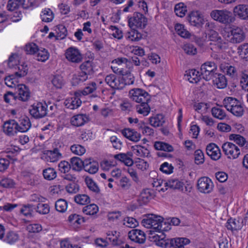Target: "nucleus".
Returning a JSON list of instances; mask_svg holds the SVG:
<instances>
[{
  "instance_id": "nucleus-35",
  "label": "nucleus",
  "mask_w": 248,
  "mask_h": 248,
  "mask_svg": "<svg viewBox=\"0 0 248 248\" xmlns=\"http://www.w3.org/2000/svg\"><path fill=\"white\" fill-rule=\"evenodd\" d=\"M148 102H141L140 104L136 105V111L143 116H147L150 113L151 110Z\"/></svg>"
},
{
  "instance_id": "nucleus-59",
  "label": "nucleus",
  "mask_w": 248,
  "mask_h": 248,
  "mask_svg": "<svg viewBox=\"0 0 248 248\" xmlns=\"http://www.w3.org/2000/svg\"><path fill=\"white\" fill-rule=\"evenodd\" d=\"M38 49V46L33 43L28 44L25 46V51L28 54L35 55Z\"/></svg>"
},
{
  "instance_id": "nucleus-61",
  "label": "nucleus",
  "mask_w": 248,
  "mask_h": 248,
  "mask_svg": "<svg viewBox=\"0 0 248 248\" xmlns=\"http://www.w3.org/2000/svg\"><path fill=\"white\" fill-rule=\"evenodd\" d=\"M70 149L73 153L78 155H83L86 151L85 148L79 144H74L71 146Z\"/></svg>"
},
{
  "instance_id": "nucleus-9",
  "label": "nucleus",
  "mask_w": 248,
  "mask_h": 248,
  "mask_svg": "<svg viewBox=\"0 0 248 248\" xmlns=\"http://www.w3.org/2000/svg\"><path fill=\"white\" fill-rule=\"evenodd\" d=\"M187 20L191 25L201 28L205 22L203 15L198 11H192L188 15Z\"/></svg>"
},
{
  "instance_id": "nucleus-8",
  "label": "nucleus",
  "mask_w": 248,
  "mask_h": 248,
  "mask_svg": "<svg viewBox=\"0 0 248 248\" xmlns=\"http://www.w3.org/2000/svg\"><path fill=\"white\" fill-rule=\"evenodd\" d=\"M222 150L228 158L235 159L240 154L239 148L231 142H226L222 145Z\"/></svg>"
},
{
  "instance_id": "nucleus-50",
  "label": "nucleus",
  "mask_w": 248,
  "mask_h": 248,
  "mask_svg": "<svg viewBox=\"0 0 248 248\" xmlns=\"http://www.w3.org/2000/svg\"><path fill=\"white\" fill-rule=\"evenodd\" d=\"M230 140H233L234 142L241 146L246 144V147H248V143H247L246 139L240 135L231 134L229 136Z\"/></svg>"
},
{
  "instance_id": "nucleus-17",
  "label": "nucleus",
  "mask_w": 248,
  "mask_h": 248,
  "mask_svg": "<svg viewBox=\"0 0 248 248\" xmlns=\"http://www.w3.org/2000/svg\"><path fill=\"white\" fill-rule=\"evenodd\" d=\"M121 133L124 137L134 142H138L141 138L140 133L134 129L129 128L123 129Z\"/></svg>"
},
{
  "instance_id": "nucleus-41",
  "label": "nucleus",
  "mask_w": 248,
  "mask_h": 248,
  "mask_svg": "<svg viewBox=\"0 0 248 248\" xmlns=\"http://www.w3.org/2000/svg\"><path fill=\"white\" fill-rule=\"evenodd\" d=\"M70 165L73 170H80L83 166L82 160L78 157H73L70 159Z\"/></svg>"
},
{
  "instance_id": "nucleus-57",
  "label": "nucleus",
  "mask_w": 248,
  "mask_h": 248,
  "mask_svg": "<svg viewBox=\"0 0 248 248\" xmlns=\"http://www.w3.org/2000/svg\"><path fill=\"white\" fill-rule=\"evenodd\" d=\"M88 79V76L81 72L77 75H74L72 78V83L74 85L83 82Z\"/></svg>"
},
{
  "instance_id": "nucleus-22",
  "label": "nucleus",
  "mask_w": 248,
  "mask_h": 248,
  "mask_svg": "<svg viewBox=\"0 0 248 248\" xmlns=\"http://www.w3.org/2000/svg\"><path fill=\"white\" fill-rule=\"evenodd\" d=\"M214 85L219 89H223L227 85V80L225 77L221 74L216 73L211 79Z\"/></svg>"
},
{
  "instance_id": "nucleus-64",
  "label": "nucleus",
  "mask_w": 248,
  "mask_h": 248,
  "mask_svg": "<svg viewBox=\"0 0 248 248\" xmlns=\"http://www.w3.org/2000/svg\"><path fill=\"white\" fill-rule=\"evenodd\" d=\"M36 211L40 214H47L49 212V207L47 204L39 203L36 208Z\"/></svg>"
},
{
  "instance_id": "nucleus-32",
  "label": "nucleus",
  "mask_w": 248,
  "mask_h": 248,
  "mask_svg": "<svg viewBox=\"0 0 248 248\" xmlns=\"http://www.w3.org/2000/svg\"><path fill=\"white\" fill-rule=\"evenodd\" d=\"M64 104L67 108L74 109L77 108L80 106L81 104V101L78 97H72L70 98L66 99L64 102Z\"/></svg>"
},
{
  "instance_id": "nucleus-12",
  "label": "nucleus",
  "mask_w": 248,
  "mask_h": 248,
  "mask_svg": "<svg viewBox=\"0 0 248 248\" xmlns=\"http://www.w3.org/2000/svg\"><path fill=\"white\" fill-rule=\"evenodd\" d=\"M128 236L132 241L138 244H143L146 240L145 233L139 229H133L129 231Z\"/></svg>"
},
{
  "instance_id": "nucleus-42",
  "label": "nucleus",
  "mask_w": 248,
  "mask_h": 248,
  "mask_svg": "<svg viewBox=\"0 0 248 248\" xmlns=\"http://www.w3.org/2000/svg\"><path fill=\"white\" fill-rule=\"evenodd\" d=\"M75 202L78 204L86 205L90 202V198L86 194H77L74 197Z\"/></svg>"
},
{
  "instance_id": "nucleus-47",
  "label": "nucleus",
  "mask_w": 248,
  "mask_h": 248,
  "mask_svg": "<svg viewBox=\"0 0 248 248\" xmlns=\"http://www.w3.org/2000/svg\"><path fill=\"white\" fill-rule=\"evenodd\" d=\"M35 56L37 61L45 62L49 58V53L45 48L38 49Z\"/></svg>"
},
{
  "instance_id": "nucleus-54",
  "label": "nucleus",
  "mask_w": 248,
  "mask_h": 248,
  "mask_svg": "<svg viewBox=\"0 0 248 248\" xmlns=\"http://www.w3.org/2000/svg\"><path fill=\"white\" fill-rule=\"evenodd\" d=\"M211 112L214 117L220 120L224 119L226 116L224 110L219 108H213L211 109Z\"/></svg>"
},
{
  "instance_id": "nucleus-19",
  "label": "nucleus",
  "mask_w": 248,
  "mask_h": 248,
  "mask_svg": "<svg viewBox=\"0 0 248 248\" xmlns=\"http://www.w3.org/2000/svg\"><path fill=\"white\" fill-rule=\"evenodd\" d=\"M233 13L235 16L242 19H248V5H238L233 9Z\"/></svg>"
},
{
  "instance_id": "nucleus-11",
  "label": "nucleus",
  "mask_w": 248,
  "mask_h": 248,
  "mask_svg": "<svg viewBox=\"0 0 248 248\" xmlns=\"http://www.w3.org/2000/svg\"><path fill=\"white\" fill-rule=\"evenodd\" d=\"M121 80V77L112 74L107 75L105 78L106 83L114 89L122 90L124 88V84Z\"/></svg>"
},
{
  "instance_id": "nucleus-6",
  "label": "nucleus",
  "mask_w": 248,
  "mask_h": 248,
  "mask_svg": "<svg viewBox=\"0 0 248 248\" xmlns=\"http://www.w3.org/2000/svg\"><path fill=\"white\" fill-rule=\"evenodd\" d=\"M147 18L140 13H135L133 16L128 19L129 26L133 28H144L147 25Z\"/></svg>"
},
{
  "instance_id": "nucleus-14",
  "label": "nucleus",
  "mask_w": 248,
  "mask_h": 248,
  "mask_svg": "<svg viewBox=\"0 0 248 248\" xmlns=\"http://www.w3.org/2000/svg\"><path fill=\"white\" fill-rule=\"evenodd\" d=\"M164 187L158 189L159 191L164 192L169 187L172 189H177L180 190L184 186V184L177 179H170L164 183Z\"/></svg>"
},
{
  "instance_id": "nucleus-13",
  "label": "nucleus",
  "mask_w": 248,
  "mask_h": 248,
  "mask_svg": "<svg viewBox=\"0 0 248 248\" xmlns=\"http://www.w3.org/2000/svg\"><path fill=\"white\" fill-rule=\"evenodd\" d=\"M65 56L66 59L72 62L78 63L82 60V56L79 50L73 47H70L67 49Z\"/></svg>"
},
{
  "instance_id": "nucleus-39",
  "label": "nucleus",
  "mask_w": 248,
  "mask_h": 248,
  "mask_svg": "<svg viewBox=\"0 0 248 248\" xmlns=\"http://www.w3.org/2000/svg\"><path fill=\"white\" fill-rule=\"evenodd\" d=\"M99 210L98 206L92 203L87 205L84 207L82 209V212L87 215L93 216L97 213Z\"/></svg>"
},
{
  "instance_id": "nucleus-29",
  "label": "nucleus",
  "mask_w": 248,
  "mask_h": 248,
  "mask_svg": "<svg viewBox=\"0 0 248 248\" xmlns=\"http://www.w3.org/2000/svg\"><path fill=\"white\" fill-rule=\"evenodd\" d=\"M132 155V153L131 152H128L127 154L121 153L115 155L114 157L124 163V165L127 166H131L133 163V160L130 158Z\"/></svg>"
},
{
  "instance_id": "nucleus-24",
  "label": "nucleus",
  "mask_w": 248,
  "mask_h": 248,
  "mask_svg": "<svg viewBox=\"0 0 248 248\" xmlns=\"http://www.w3.org/2000/svg\"><path fill=\"white\" fill-rule=\"evenodd\" d=\"M88 121V117L84 114H78L74 116L71 119L72 125L79 127L84 125Z\"/></svg>"
},
{
  "instance_id": "nucleus-56",
  "label": "nucleus",
  "mask_w": 248,
  "mask_h": 248,
  "mask_svg": "<svg viewBox=\"0 0 248 248\" xmlns=\"http://www.w3.org/2000/svg\"><path fill=\"white\" fill-rule=\"evenodd\" d=\"M122 223L124 225L129 228H135L138 225L137 220L131 217H124L122 219Z\"/></svg>"
},
{
  "instance_id": "nucleus-38",
  "label": "nucleus",
  "mask_w": 248,
  "mask_h": 248,
  "mask_svg": "<svg viewBox=\"0 0 248 248\" xmlns=\"http://www.w3.org/2000/svg\"><path fill=\"white\" fill-rule=\"evenodd\" d=\"M220 68L223 72L230 76L234 77L236 75V69L228 63H221Z\"/></svg>"
},
{
  "instance_id": "nucleus-46",
  "label": "nucleus",
  "mask_w": 248,
  "mask_h": 248,
  "mask_svg": "<svg viewBox=\"0 0 248 248\" xmlns=\"http://www.w3.org/2000/svg\"><path fill=\"white\" fill-rule=\"evenodd\" d=\"M174 12L177 16L182 17L187 12V7L184 3H179L175 6Z\"/></svg>"
},
{
  "instance_id": "nucleus-2",
  "label": "nucleus",
  "mask_w": 248,
  "mask_h": 248,
  "mask_svg": "<svg viewBox=\"0 0 248 248\" xmlns=\"http://www.w3.org/2000/svg\"><path fill=\"white\" fill-rule=\"evenodd\" d=\"M217 65L212 62H206L201 67V73L202 78L206 81L211 80L213 77L217 73Z\"/></svg>"
},
{
  "instance_id": "nucleus-45",
  "label": "nucleus",
  "mask_w": 248,
  "mask_h": 248,
  "mask_svg": "<svg viewBox=\"0 0 248 248\" xmlns=\"http://www.w3.org/2000/svg\"><path fill=\"white\" fill-rule=\"evenodd\" d=\"M55 206L57 211L64 213L67 209L68 203L66 200L60 199L56 202Z\"/></svg>"
},
{
  "instance_id": "nucleus-21",
  "label": "nucleus",
  "mask_w": 248,
  "mask_h": 248,
  "mask_svg": "<svg viewBox=\"0 0 248 248\" xmlns=\"http://www.w3.org/2000/svg\"><path fill=\"white\" fill-rule=\"evenodd\" d=\"M153 217L152 229L155 231L161 232L164 230L163 225H165V222L163 221V218L160 216L154 215H153Z\"/></svg>"
},
{
  "instance_id": "nucleus-18",
  "label": "nucleus",
  "mask_w": 248,
  "mask_h": 248,
  "mask_svg": "<svg viewBox=\"0 0 248 248\" xmlns=\"http://www.w3.org/2000/svg\"><path fill=\"white\" fill-rule=\"evenodd\" d=\"M43 157L47 162H55L62 157V154L58 148H55L53 151L47 150L44 154Z\"/></svg>"
},
{
  "instance_id": "nucleus-25",
  "label": "nucleus",
  "mask_w": 248,
  "mask_h": 248,
  "mask_svg": "<svg viewBox=\"0 0 248 248\" xmlns=\"http://www.w3.org/2000/svg\"><path fill=\"white\" fill-rule=\"evenodd\" d=\"M85 182L91 191L95 193L97 197H100L101 190L97 184L91 177L85 176Z\"/></svg>"
},
{
  "instance_id": "nucleus-20",
  "label": "nucleus",
  "mask_w": 248,
  "mask_h": 248,
  "mask_svg": "<svg viewBox=\"0 0 248 248\" xmlns=\"http://www.w3.org/2000/svg\"><path fill=\"white\" fill-rule=\"evenodd\" d=\"M243 225V221L237 220L235 218H230L229 219L225 225L226 227L228 230L232 232L240 230Z\"/></svg>"
},
{
  "instance_id": "nucleus-27",
  "label": "nucleus",
  "mask_w": 248,
  "mask_h": 248,
  "mask_svg": "<svg viewBox=\"0 0 248 248\" xmlns=\"http://www.w3.org/2000/svg\"><path fill=\"white\" fill-rule=\"evenodd\" d=\"M83 166L82 167L84 168V170H98L99 169L98 163L92 159L91 158H87L82 161Z\"/></svg>"
},
{
  "instance_id": "nucleus-30",
  "label": "nucleus",
  "mask_w": 248,
  "mask_h": 248,
  "mask_svg": "<svg viewBox=\"0 0 248 248\" xmlns=\"http://www.w3.org/2000/svg\"><path fill=\"white\" fill-rule=\"evenodd\" d=\"M187 79L190 82L197 83L202 78L201 73L200 74L199 72L195 69H191L187 72L185 75Z\"/></svg>"
},
{
  "instance_id": "nucleus-28",
  "label": "nucleus",
  "mask_w": 248,
  "mask_h": 248,
  "mask_svg": "<svg viewBox=\"0 0 248 248\" xmlns=\"http://www.w3.org/2000/svg\"><path fill=\"white\" fill-rule=\"evenodd\" d=\"M121 75L122 76L121 77V81L124 84V88L126 85H132L134 83L135 77L129 71H124V70Z\"/></svg>"
},
{
  "instance_id": "nucleus-34",
  "label": "nucleus",
  "mask_w": 248,
  "mask_h": 248,
  "mask_svg": "<svg viewBox=\"0 0 248 248\" xmlns=\"http://www.w3.org/2000/svg\"><path fill=\"white\" fill-rule=\"evenodd\" d=\"M125 37L129 41H138L142 38V35L137 30L133 28L125 34Z\"/></svg>"
},
{
  "instance_id": "nucleus-44",
  "label": "nucleus",
  "mask_w": 248,
  "mask_h": 248,
  "mask_svg": "<svg viewBox=\"0 0 248 248\" xmlns=\"http://www.w3.org/2000/svg\"><path fill=\"white\" fill-rule=\"evenodd\" d=\"M154 147L157 150H162L169 152H172L173 150V148L171 145L161 141L155 142Z\"/></svg>"
},
{
  "instance_id": "nucleus-33",
  "label": "nucleus",
  "mask_w": 248,
  "mask_h": 248,
  "mask_svg": "<svg viewBox=\"0 0 248 248\" xmlns=\"http://www.w3.org/2000/svg\"><path fill=\"white\" fill-rule=\"evenodd\" d=\"M152 196L149 189L143 190L140 193L138 202L140 205L147 203L152 199Z\"/></svg>"
},
{
  "instance_id": "nucleus-31",
  "label": "nucleus",
  "mask_w": 248,
  "mask_h": 248,
  "mask_svg": "<svg viewBox=\"0 0 248 248\" xmlns=\"http://www.w3.org/2000/svg\"><path fill=\"white\" fill-rule=\"evenodd\" d=\"M119 232L116 231H108L107 232V239L113 246H121L122 241L118 237Z\"/></svg>"
},
{
  "instance_id": "nucleus-7",
  "label": "nucleus",
  "mask_w": 248,
  "mask_h": 248,
  "mask_svg": "<svg viewBox=\"0 0 248 248\" xmlns=\"http://www.w3.org/2000/svg\"><path fill=\"white\" fill-rule=\"evenodd\" d=\"M17 122L15 119H9L4 122L3 131L8 136L13 137L18 132Z\"/></svg>"
},
{
  "instance_id": "nucleus-53",
  "label": "nucleus",
  "mask_w": 248,
  "mask_h": 248,
  "mask_svg": "<svg viewBox=\"0 0 248 248\" xmlns=\"http://www.w3.org/2000/svg\"><path fill=\"white\" fill-rule=\"evenodd\" d=\"M18 238V235L14 232H8L3 238V241L8 244H13L16 242Z\"/></svg>"
},
{
  "instance_id": "nucleus-36",
  "label": "nucleus",
  "mask_w": 248,
  "mask_h": 248,
  "mask_svg": "<svg viewBox=\"0 0 248 248\" xmlns=\"http://www.w3.org/2000/svg\"><path fill=\"white\" fill-rule=\"evenodd\" d=\"M132 148L134 154L138 156L147 157L150 154L149 151L147 148L140 145L133 146Z\"/></svg>"
},
{
  "instance_id": "nucleus-62",
  "label": "nucleus",
  "mask_w": 248,
  "mask_h": 248,
  "mask_svg": "<svg viewBox=\"0 0 248 248\" xmlns=\"http://www.w3.org/2000/svg\"><path fill=\"white\" fill-rule=\"evenodd\" d=\"M195 162L199 165L203 163L204 162V156L202 151L200 149L197 150L194 153Z\"/></svg>"
},
{
  "instance_id": "nucleus-63",
  "label": "nucleus",
  "mask_w": 248,
  "mask_h": 248,
  "mask_svg": "<svg viewBox=\"0 0 248 248\" xmlns=\"http://www.w3.org/2000/svg\"><path fill=\"white\" fill-rule=\"evenodd\" d=\"M18 71L15 72V75L21 78L25 76L28 71V68L26 64H21L17 66Z\"/></svg>"
},
{
  "instance_id": "nucleus-4",
  "label": "nucleus",
  "mask_w": 248,
  "mask_h": 248,
  "mask_svg": "<svg viewBox=\"0 0 248 248\" xmlns=\"http://www.w3.org/2000/svg\"><path fill=\"white\" fill-rule=\"evenodd\" d=\"M129 95L132 100L139 103L149 102L150 100L149 93L145 91L140 88L131 90L129 91Z\"/></svg>"
},
{
  "instance_id": "nucleus-55",
  "label": "nucleus",
  "mask_w": 248,
  "mask_h": 248,
  "mask_svg": "<svg viewBox=\"0 0 248 248\" xmlns=\"http://www.w3.org/2000/svg\"><path fill=\"white\" fill-rule=\"evenodd\" d=\"M228 111H230L232 114L237 117L242 116L244 113V109L240 104V102H239L238 104H235V106Z\"/></svg>"
},
{
  "instance_id": "nucleus-23",
  "label": "nucleus",
  "mask_w": 248,
  "mask_h": 248,
  "mask_svg": "<svg viewBox=\"0 0 248 248\" xmlns=\"http://www.w3.org/2000/svg\"><path fill=\"white\" fill-rule=\"evenodd\" d=\"M18 132H27L31 126V123L29 118L27 116H23L20 118L17 122Z\"/></svg>"
},
{
  "instance_id": "nucleus-43",
  "label": "nucleus",
  "mask_w": 248,
  "mask_h": 248,
  "mask_svg": "<svg viewBox=\"0 0 248 248\" xmlns=\"http://www.w3.org/2000/svg\"><path fill=\"white\" fill-rule=\"evenodd\" d=\"M150 124L154 127L162 126L165 121L162 114H158L155 117H151L149 119Z\"/></svg>"
},
{
  "instance_id": "nucleus-60",
  "label": "nucleus",
  "mask_w": 248,
  "mask_h": 248,
  "mask_svg": "<svg viewBox=\"0 0 248 248\" xmlns=\"http://www.w3.org/2000/svg\"><path fill=\"white\" fill-rule=\"evenodd\" d=\"M22 0H9L7 5L9 11H13L21 5Z\"/></svg>"
},
{
  "instance_id": "nucleus-3",
  "label": "nucleus",
  "mask_w": 248,
  "mask_h": 248,
  "mask_svg": "<svg viewBox=\"0 0 248 248\" xmlns=\"http://www.w3.org/2000/svg\"><path fill=\"white\" fill-rule=\"evenodd\" d=\"M47 105L46 103L37 102L31 106L30 113L34 118L40 119L47 114Z\"/></svg>"
},
{
  "instance_id": "nucleus-58",
  "label": "nucleus",
  "mask_w": 248,
  "mask_h": 248,
  "mask_svg": "<svg viewBox=\"0 0 248 248\" xmlns=\"http://www.w3.org/2000/svg\"><path fill=\"white\" fill-rule=\"evenodd\" d=\"M52 84L56 88L61 89L64 84V81L62 77L60 75L55 76L51 80Z\"/></svg>"
},
{
  "instance_id": "nucleus-10",
  "label": "nucleus",
  "mask_w": 248,
  "mask_h": 248,
  "mask_svg": "<svg viewBox=\"0 0 248 248\" xmlns=\"http://www.w3.org/2000/svg\"><path fill=\"white\" fill-rule=\"evenodd\" d=\"M230 41L233 43H239L243 42L246 37L243 29L238 27L233 26L230 29Z\"/></svg>"
},
{
  "instance_id": "nucleus-16",
  "label": "nucleus",
  "mask_w": 248,
  "mask_h": 248,
  "mask_svg": "<svg viewBox=\"0 0 248 248\" xmlns=\"http://www.w3.org/2000/svg\"><path fill=\"white\" fill-rule=\"evenodd\" d=\"M206 150L207 155L213 160H217L221 157L220 150L215 143L209 144L206 147Z\"/></svg>"
},
{
  "instance_id": "nucleus-51",
  "label": "nucleus",
  "mask_w": 248,
  "mask_h": 248,
  "mask_svg": "<svg viewBox=\"0 0 248 248\" xmlns=\"http://www.w3.org/2000/svg\"><path fill=\"white\" fill-rule=\"evenodd\" d=\"M108 220L110 221L118 223L123 219L121 212L120 211H113L109 212L108 215Z\"/></svg>"
},
{
  "instance_id": "nucleus-26",
  "label": "nucleus",
  "mask_w": 248,
  "mask_h": 248,
  "mask_svg": "<svg viewBox=\"0 0 248 248\" xmlns=\"http://www.w3.org/2000/svg\"><path fill=\"white\" fill-rule=\"evenodd\" d=\"M190 240L186 238H175L170 240L171 248H184V245L190 243Z\"/></svg>"
},
{
  "instance_id": "nucleus-5",
  "label": "nucleus",
  "mask_w": 248,
  "mask_h": 248,
  "mask_svg": "<svg viewBox=\"0 0 248 248\" xmlns=\"http://www.w3.org/2000/svg\"><path fill=\"white\" fill-rule=\"evenodd\" d=\"M214 184L207 177H202L197 181V187L199 192L204 194H209L213 190Z\"/></svg>"
},
{
  "instance_id": "nucleus-40",
  "label": "nucleus",
  "mask_w": 248,
  "mask_h": 248,
  "mask_svg": "<svg viewBox=\"0 0 248 248\" xmlns=\"http://www.w3.org/2000/svg\"><path fill=\"white\" fill-rule=\"evenodd\" d=\"M175 30L177 33L183 38H188L190 36V33L185 29L183 24H176L175 26Z\"/></svg>"
},
{
  "instance_id": "nucleus-37",
  "label": "nucleus",
  "mask_w": 248,
  "mask_h": 248,
  "mask_svg": "<svg viewBox=\"0 0 248 248\" xmlns=\"http://www.w3.org/2000/svg\"><path fill=\"white\" fill-rule=\"evenodd\" d=\"M92 64V62L90 61H86L82 63L80 66L81 72L87 76L93 74V70Z\"/></svg>"
},
{
  "instance_id": "nucleus-48",
  "label": "nucleus",
  "mask_w": 248,
  "mask_h": 248,
  "mask_svg": "<svg viewBox=\"0 0 248 248\" xmlns=\"http://www.w3.org/2000/svg\"><path fill=\"white\" fill-rule=\"evenodd\" d=\"M239 101L236 98L232 97H228L224 99L223 101V104L224 107L228 110H230L231 108L235 106V104H238Z\"/></svg>"
},
{
  "instance_id": "nucleus-15",
  "label": "nucleus",
  "mask_w": 248,
  "mask_h": 248,
  "mask_svg": "<svg viewBox=\"0 0 248 248\" xmlns=\"http://www.w3.org/2000/svg\"><path fill=\"white\" fill-rule=\"evenodd\" d=\"M17 98L23 101H26L30 97L29 88L24 84L18 85L16 88Z\"/></svg>"
},
{
  "instance_id": "nucleus-52",
  "label": "nucleus",
  "mask_w": 248,
  "mask_h": 248,
  "mask_svg": "<svg viewBox=\"0 0 248 248\" xmlns=\"http://www.w3.org/2000/svg\"><path fill=\"white\" fill-rule=\"evenodd\" d=\"M68 220L73 225H80L85 221L83 217L76 214L70 215L68 217Z\"/></svg>"
},
{
  "instance_id": "nucleus-1",
  "label": "nucleus",
  "mask_w": 248,
  "mask_h": 248,
  "mask_svg": "<svg viewBox=\"0 0 248 248\" xmlns=\"http://www.w3.org/2000/svg\"><path fill=\"white\" fill-rule=\"evenodd\" d=\"M210 16L214 20L224 24H230L233 21L232 13L226 10H213Z\"/></svg>"
},
{
  "instance_id": "nucleus-49",
  "label": "nucleus",
  "mask_w": 248,
  "mask_h": 248,
  "mask_svg": "<svg viewBox=\"0 0 248 248\" xmlns=\"http://www.w3.org/2000/svg\"><path fill=\"white\" fill-rule=\"evenodd\" d=\"M41 18L43 21L49 22L53 19L54 15L50 9H45L42 12Z\"/></svg>"
}]
</instances>
